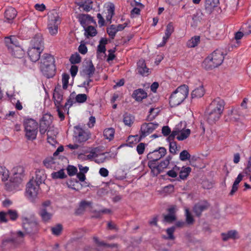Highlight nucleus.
Here are the masks:
<instances>
[{
  "label": "nucleus",
  "instance_id": "f257e3e1",
  "mask_svg": "<svg viewBox=\"0 0 251 251\" xmlns=\"http://www.w3.org/2000/svg\"><path fill=\"white\" fill-rule=\"evenodd\" d=\"M11 237H6L2 239L0 245V251L15 249L25 243V234L23 232L19 230L11 232Z\"/></svg>",
  "mask_w": 251,
  "mask_h": 251
},
{
  "label": "nucleus",
  "instance_id": "f03ea898",
  "mask_svg": "<svg viewBox=\"0 0 251 251\" xmlns=\"http://www.w3.org/2000/svg\"><path fill=\"white\" fill-rule=\"evenodd\" d=\"M31 46L28 50V55L32 62H35L40 57V54L44 50V42L40 35H36L31 40Z\"/></svg>",
  "mask_w": 251,
  "mask_h": 251
},
{
  "label": "nucleus",
  "instance_id": "7ed1b4c3",
  "mask_svg": "<svg viewBox=\"0 0 251 251\" xmlns=\"http://www.w3.org/2000/svg\"><path fill=\"white\" fill-rule=\"evenodd\" d=\"M54 58L50 54H44L41 59L40 69L43 75L48 78L53 77L55 74Z\"/></svg>",
  "mask_w": 251,
  "mask_h": 251
},
{
  "label": "nucleus",
  "instance_id": "20e7f679",
  "mask_svg": "<svg viewBox=\"0 0 251 251\" xmlns=\"http://www.w3.org/2000/svg\"><path fill=\"white\" fill-rule=\"evenodd\" d=\"M224 59L223 52L216 50L203 61L202 67L206 70H211L221 65Z\"/></svg>",
  "mask_w": 251,
  "mask_h": 251
},
{
  "label": "nucleus",
  "instance_id": "39448f33",
  "mask_svg": "<svg viewBox=\"0 0 251 251\" xmlns=\"http://www.w3.org/2000/svg\"><path fill=\"white\" fill-rule=\"evenodd\" d=\"M189 93L188 87L182 85L174 91L169 98V104L171 107H175L181 103L187 98Z\"/></svg>",
  "mask_w": 251,
  "mask_h": 251
},
{
  "label": "nucleus",
  "instance_id": "423d86ee",
  "mask_svg": "<svg viewBox=\"0 0 251 251\" xmlns=\"http://www.w3.org/2000/svg\"><path fill=\"white\" fill-rule=\"evenodd\" d=\"M24 168L23 166H18L12 170V176L10 177V182L5 184V189L9 191H12L15 186L21 184L24 176Z\"/></svg>",
  "mask_w": 251,
  "mask_h": 251
},
{
  "label": "nucleus",
  "instance_id": "0eeeda50",
  "mask_svg": "<svg viewBox=\"0 0 251 251\" xmlns=\"http://www.w3.org/2000/svg\"><path fill=\"white\" fill-rule=\"evenodd\" d=\"M5 43L11 55L16 58H21L24 55V50L19 46L16 38L11 36L5 38Z\"/></svg>",
  "mask_w": 251,
  "mask_h": 251
},
{
  "label": "nucleus",
  "instance_id": "6e6552de",
  "mask_svg": "<svg viewBox=\"0 0 251 251\" xmlns=\"http://www.w3.org/2000/svg\"><path fill=\"white\" fill-rule=\"evenodd\" d=\"M25 137L28 140H34L38 133V124L32 119H26L24 123Z\"/></svg>",
  "mask_w": 251,
  "mask_h": 251
},
{
  "label": "nucleus",
  "instance_id": "1a4fd4ad",
  "mask_svg": "<svg viewBox=\"0 0 251 251\" xmlns=\"http://www.w3.org/2000/svg\"><path fill=\"white\" fill-rule=\"evenodd\" d=\"M60 22V18L57 12L53 11L49 14L47 29L51 35L54 36L57 34L58 25Z\"/></svg>",
  "mask_w": 251,
  "mask_h": 251
},
{
  "label": "nucleus",
  "instance_id": "9d476101",
  "mask_svg": "<svg viewBox=\"0 0 251 251\" xmlns=\"http://www.w3.org/2000/svg\"><path fill=\"white\" fill-rule=\"evenodd\" d=\"M22 224L23 228L28 234L34 235L38 232L39 225L34 218L23 217Z\"/></svg>",
  "mask_w": 251,
  "mask_h": 251
},
{
  "label": "nucleus",
  "instance_id": "9b49d317",
  "mask_svg": "<svg viewBox=\"0 0 251 251\" xmlns=\"http://www.w3.org/2000/svg\"><path fill=\"white\" fill-rule=\"evenodd\" d=\"M39 189V185L33 180H30L26 184L25 197L31 202H34L37 197Z\"/></svg>",
  "mask_w": 251,
  "mask_h": 251
},
{
  "label": "nucleus",
  "instance_id": "f8f14e48",
  "mask_svg": "<svg viewBox=\"0 0 251 251\" xmlns=\"http://www.w3.org/2000/svg\"><path fill=\"white\" fill-rule=\"evenodd\" d=\"M158 126V124L157 123H144L141 126L140 138H144L147 136L151 133Z\"/></svg>",
  "mask_w": 251,
  "mask_h": 251
},
{
  "label": "nucleus",
  "instance_id": "ddd939ff",
  "mask_svg": "<svg viewBox=\"0 0 251 251\" xmlns=\"http://www.w3.org/2000/svg\"><path fill=\"white\" fill-rule=\"evenodd\" d=\"M43 164L47 169L57 170L60 169L62 164L60 163V159L53 157H47L43 161Z\"/></svg>",
  "mask_w": 251,
  "mask_h": 251
},
{
  "label": "nucleus",
  "instance_id": "4468645a",
  "mask_svg": "<svg viewBox=\"0 0 251 251\" xmlns=\"http://www.w3.org/2000/svg\"><path fill=\"white\" fill-rule=\"evenodd\" d=\"M75 134L76 140L80 143L86 142L91 136V133L88 130H84L79 127H75Z\"/></svg>",
  "mask_w": 251,
  "mask_h": 251
},
{
  "label": "nucleus",
  "instance_id": "2eb2a0df",
  "mask_svg": "<svg viewBox=\"0 0 251 251\" xmlns=\"http://www.w3.org/2000/svg\"><path fill=\"white\" fill-rule=\"evenodd\" d=\"M210 204L207 201H201L194 205L193 208V211L197 217H200L202 213L207 210Z\"/></svg>",
  "mask_w": 251,
  "mask_h": 251
},
{
  "label": "nucleus",
  "instance_id": "dca6fc26",
  "mask_svg": "<svg viewBox=\"0 0 251 251\" xmlns=\"http://www.w3.org/2000/svg\"><path fill=\"white\" fill-rule=\"evenodd\" d=\"M225 102L224 100L218 97L212 101L209 106V110H212L222 114Z\"/></svg>",
  "mask_w": 251,
  "mask_h": 251
},
{
  "label": "nucleus",
  "instance_id": "f3484780",
  "mask_svg": "<svg viewBox=\"0 0 251 251\" xmlns=\"http://www.w3.org/2000/svg\"><path fill=\"white\" fill-rule=\"evenodd\" d=\"M166 152V149L164 147H159L158 149L149 152L147 155V158L158 161L165 155Z\"/></svg>",
  "mask_w": 251,
  "mask_h": 251
},
{
  "label": "nucleus",
  "instance_id": "a211bd4d",
  "mask_svg": "<svg viewBox=\"0 0 251 251\" xmlns=\"http://www.w3.org/2000/svg\"><path fill=\"white\" fill-rule=\"evenodd\" d=\"M63 92L58 87H56L53 93V99L55 106H62V102L63 100Z\"/></svg>",
  "mask_w": 251,
  "mask_h": 251
},
{
  "label": "nucleus",
  "instance_id": "6ab92c4d",
  "mask_svg": "<svg viewBox=\"0 0 251 251\" xmlns=\"http://www.w3.org/2000/svg\"><path fill=\"white\" fill-rule=\"evenodd\" d=\"M208 110L209 112L206 116L207 122L210 125L215 124L219 120L222 114L212 110L208 109Z\"/></svg>",
  "mask_w": 251,
  "mask_h": 251
},
{
  "label": "nucleus",
  "instance_id": "aec40b11",
  "mask_svg": "<svg viewBox=\"0 0 251 251\" xmlns=\"http://www.w3.org/2000/svg\"><path fill=\"white\" fill-rule=\"evenodd\" d=\"M182 122L180 124H178L179 125L178 126V134H177L176 139L179 141H182L184 139H186L190 135L191 133V130L189 129H184V128L185 127L186 125L184 124V127L182 129H180L179 128L180 126H181Z\"/></svg>",
  "mask_w": 251,
  "mask_h": 251
},
{
  "label": "nucleus",
  "instance_id": "412c9836",
  "mask_svg": "<svg viewBox=\"0 0 251 251\" xmlns=\"http://www.w3.org/2000/svg\"><path fill=\"white\" fill-rule=\"evenodd\" d=\"M219 0H205V10L208 14H211L219 4Z\"/></svg>",
  "mask_w": 251,
  "mask_h": 251
},
{
  "label": "nucleus",
  "instance_id": "4be33fe9",
  "mask_svg": "<svg viewBox=\"0 0 251 251\" xmlns=\"http://www.w3.org/2000/svg\"><path fill=\"white\" fill-rule=\"evenodd\" d=\"M132 97L135 100L141 101L147 97V93L143 89L139 88L133 91Z\"/></svg>",
  "mask_w": 251,
  "mask_h": 251
},
{
  "label": "nucleus",
  "instance_id": "5701e85b",
  "mask_svg": "<svg viewBox=\"0 0 251 251\" xmlns=\"http://www.w3.org/2000/svg\"><path fill=\"white\" fill-rule=\"evenodd\" d=\"M17 14V12L16 9L12 7H9L5 10L4 17L8 23H11Z\"/></svg>",
  "mask_w": 251,
  "mask_h": 251
},
{
  "label": "nucleus",
  "instance_id": "b1692460",
  "mask_svg": "<svg viewBox=\"0 0 251 251\" xmlns=\"http://www.w3.org/2000/svg\"><path fill=\"white\" fill-rule=\"evenodd\" d=\"M137 70L139 74L143 76H147L149 75V69L147 67L144 60H139L137 63Z\"/></svg>",
  "mask_w": 251,
  "mask_h": 251
},
{
  "label": "nucleus",
  "instance_id": "393cba45",
  "mask_svg": "<svg viewBox=\"0 0 251 251\" xmlns=\"http://www.w3.org/2000/svg\"><path fill=\"white\" fill-rule=\"evenodd\" d=\"M221 236L224 241H226L229 239H236L239 238L238 232L235 230H229L227 233H222Z\"/></svg>",
  "mask_w": 251,
  "mask_h": 251
},
{
  "label": "nucleus",
  "instance_id": "a878e982",
  "mask_svg": "<svg viewBox=\"0 0 251 251\" xmlns=\"http://www.w3.org/2000/svg\"><path fill=\"white\" fill-rule=\"evenodd\" d=\"M46 177L44 170H38L36 171L35 180L34 181L39 186L45 180Z\"/></svg>",
  "mask_w": 251,
  "mask_h": 251
},
{
  "label": "nucleus",
  "instance_id": "bb28decb",
  "mask_svg": "<svg viewBox=\"0 0 251 251\" xmlns=\"http://www.w3.org/2000/svg\"><path fill=\"white\" fill-rule=\"evenodd\" d=\"M149 160V161L148 162V165L151 170V173L152 174V175L154 176H157L159 174V171H157L158 164L156 163L157 161L152 159Z\"/></svg>",
  "mask_w": 251,
  "mask_h": 251
},
{
  "label": "nucleus",
  "instance_id": "cd10ccee",
  "mask_svg": "<svg viewBox=\"0 0 251 251\" xmlns=\"http://www.w3.org/2000/svg\"><path fill=\"white\" fill-rule=\"evenodd\" d=\"M39 214L44 223H48L52 216V214L47 212L46 208H41Z\"/></svg>",
  "mask_w": 251,
  "mask_h": 251
},
{
  "label": "nucleus",
  "instance_id": "c85d7f7f",
  "mask_svg": "<svg viewBox=\"0 0 251 251\" xmlns=\"http://www.w3.org/2000/svg\"><path fill=\"white\" fill-rule=\"evenodd\" d=\"M135 120V117L128 113H125L123 115V122L125 125L131 126Z\"/></svg>",
  "mask_w": 251,
  "mask_h": 251
},
{
  "label": "nucleus",
  "instance_id": "c756f323",
  "mask_svg": "<svg viewBox=\"0 0 251 251\" xmlns=\"http://www.w3.org/2000/svg\"><path fill=\"white\" fill-rule=\"evenodd\" d=\"M204 94V90L202 86H201L195 89L191 93L192 99L200 98L202 97Z\"/></svg>",
  "mask_w": 251,
  "mask_h": 251
},
{
  "label": "nucleus",
  "instance_id": "7c9ffc66",
  "mask_svg": "<svg viewBox=\"0 0 251 251\" xmlns=\"http://www.w3.org/2000/svg\"><path fill=\"white\" fill-rule=\"evenodd\" d=\"M92 202L86 201H82L79 204L78 208L76 210L77 214H81L83 213L87 207L91 206Z\"/></svg>",
  "mask_w": 251,
  "mask_h": 251
},
{
  "label": "nucleus",
  "instance_id": "2f4dec72",
  "mask_svg": "<svg viewBox=\"0 0 251 251\" xmlns=\"http://www.w3.org/2000/svg\"><path fill=\"white\" fill-rule=\"evenodd\" d=\"M115 134V129L112 127L107 128L103 131V136L104 138L109 141L113 139Z\"/></svg>",
  "mask_w": 251,
  "mask_h": 251
},
{
  "label": "nucleus",
  "instance_id": "473e14b6",
  "mask_svg": "<svg viewBox=\"0 0 251 251\" xmlns=\"http://www.w3.org/2000/svg\"><path fill=\"white\" fill-rule=\"evenodd\" d=\"M50 123L48 121L45 120V117H43L39 126V131L41 134H44L47 131Z\"/></svg>",
  "mask_w": 251,
  "mask_h": 251
},
{
  "label": "nucleus",
  "instance_id": "72a5a7b5",
  "mask_svg": "<svg viewBox=\"0 0 251 251\" xmlns=\"http://www.w3.org/2000/svg\"><path fill=\"white\" fill-rule=\"evenodd\" d=\"M115 14V6L113 3H111L107 7V15L106 16V19L109 23H111L112 18Z\"/></svg>",
  "mask_w": 251,
  "mask_h": 251
},
{
  "label": "nucleus",
  "instance_id": "f704fd0d",
  "mask_svg": "<svg viewBox=\"0 0 251 251\" xmlns=\"http://www.w3.org/2000/svg\"><path fill=\"white\" fill-rule=\"evenodd\" d=\"M95 71V68L91 61L89 65L84 70L85 74L86 75L87 78H91Z\"/></svg>",
  "mask_w": 251,
  "mask_h": 251
},
{
  "label": "nucleus",
  "instance_id": "c9c22d12",
  "mask_svg": "<svg viewBox=\"0 0 251 251\" xmlns=\"http://www.w3.org/2000/svg\"><path fill=\"white\" fill-rule=\"evenodd\" d=\"M191 171L190 167H183L179 172V177L181 179H185Z\"/></svg>",
  "mask_w": 251,
  "mask_h": 251
},
{
  "label": "nucleus",
  "instance_id": "e433bc0d",
  "mask_svg": "<svg viewBox=\"0 0 251 251\" xmlns=\"http://www.w3.org/2000/svg\"><path fill=\"white\" fill-rule=\"evenodd\" d=\"M93 2L91 0H86L85 1L81 2L79 6L86 12L90 11L92 9Z\"/></svg>",
  "mask_w": 251,
  "mask_h": 251
},
{
  "label": "nucleus",
  "instance_id": "4c0bfd02",
  "mask_svg": "<svg viewBox=\"0 0 251 251\" xmlns=\"http://www.w3.org/2000/svg\"><path fill=\"white\" fill-rule=\"evenodd\" d=\"M174 31V27L173 24L172 22H170L166 26L165 35L163 37L168 40Z\"/></svg>",
  "mask_w": 251,
  "mask_h": 251
},
{
  "label": "nucleus",
  "instance_id": "58836bf2",
  "mask_svg": "<svg viewBox=\"0 0 251 251\" xmlns=\"http://www.w3.org/2000/svg\"><path fill=\"white\" fill-rule=\"evenodd\" d=\"M107 43L106 38H101L98 46L97 52L105 53L106 51L105 45Z\"/></svg>",
  "mask_w": 251,
  "mask_h": 251
},
{
  "label": "nucleus",
  "instance_id": "ea45409f",
  "mask_svg": "<svg viewBox=\"0 0 251 251\" xmlns=\"http://www.w3.org/2000/svg\"><path fill=\"white\" fill-rule=\"evenodd\" d=\"M200 41V37L196 36L191 38L187 43V46L189 48H194L198 45Z\"/></svg>",
  "mask_w": 251,
  "mask_h": 251
},
{
  "label": "nucleus",
  "instance_id": "a19ab883",
  "mask_svg": "<svg viewBox=\"0 0 251 251\" xmlns=\"http://www.w3.org/2000/svg\"><path fill=\"white\" fill-rule=\"evenodd\" d=\"M51 176L53 179H63L67 176L64 173V170L62 169L57 172L51 173Z\"/></svg>",
  "mask_w": 251,
  "mask_h": 251
},
{
  "label": "nucleus",
  "instance_id": "79ce46f5",
  "mask_svg": "<svg viewBox=\"0 0 251 251\" xmlns=\"http://www.w3.org/2000/svg\"><path fill=\"white\" fill-rule=\"evenodd\" d=\"M0 175L2 176L3 181L7 180L9 177V171L5 167L0 166Z\"/></svg>",
  "mask_w": 251,
  "mask_h": 251
},
{
  "label": "nucleus",
  "instance_id": "37998d69",
  "mask_svg": "<svg viewBox=\"0 0 251 251\" xmlns=\"http://www.w3.org/2000/svg\"><path fill=\"white\" fill-rule=\"evenodd\" d=\"M117 32L115 25H111L107 28V33L110 37L113 39Z\"/></svg>",
  "mask_w": 251,
  "mask_h": 251
},
{
  "label": "nucleus",
  "instance_id": "c03bdc74",
  "mask_svg": "<svg viewBox=\"0 0 251 251\" xmlns=\"http://www.w3.org/2000/svg\"><path fill=\"white\" fill-rule=\"evenodd\" d=\"M97 32L96 28L93 26H88L85 29V34L87 37H94L97 34Z\"/></svg>",
  "mask_w": 251,
  "mask_h": 251
},
{
  "label": "nucleus",
  "instance_id": "a18cd8bd",
  "mask_svg": "<svg viewBox=\"0 0 251 251\" xmlns=\"http://www.w3.org/2000/svg\"><path fill=\"white\" fill-rule=\"evenodd\" d=\"M180 147H177L176 142H171L169 143V151L170 153L175 154L179 151Z\"/></svg>",
  "mask_w": 251,
  "mask_h": 251
},
{
  "label": "nucleus",
  "instance_id": "49530a36",
  "mask_svg": "<svg viewBox=\"0 0 251 251\" xmlns=\"http://www.w3.org/2000/svg\"><path fill=\"white\" fill-rule=\"evenodd\" d=\"M63 229L62 226L61 224H57L55 226L51 227V230L52 233L56 236L59 235Z\"/></svg>",
  "mask_w": 251,
  "mask_h": 251
},
{
  "label": "nucleus",
  "instance_id": "de8ad7c7",
  "mask_svg": "<svg viewBox=\"0 0 251 251\" xmlns=\"http://www.w3.org/2000/svg\"><path fill=\"white\" fill-rule=\"evenodd\" d=\"M186 223L188 225H192L194 222V219L188 209H185Z\"/></svg>",
  "mask_w": 251,
  "mask_h": 251
},
{
  "label": "nucleus",
  "instance_id": "09e8293b",
  "mask_svg": "<svg viewBox=\"0 0 251 251\" xmlns=\"http://www.w3.org/2000/svg\"><path fill=\"white\" fill-rule=\"evenodd\" d=\"M93 240H94L95 243L98 246H100V247L103 246V247H109V248H112V247H114V245L106 244L105 242H104L103 241H100L99 238L96 236H94L93 237Z\"/></svg>",
  "mask_w": 251,
  "mask_h": 251
},
{
  "label": "nucleus",
  "instance_id": "8fccbe9b",
  "mask_svg": "<svg viewBox=\"0 0 251 251\" xmlns=\"http://www.w3.org/2000/svg\"><path fill=\"white\" fill-rule=\"evenodd\" d=\"M179 125H176L175 127V128L174 129L173 131L171 132V133L169 135V136L167 138L169 143H171V142H174V140L175 138V137L176 136L177 134H178V132L177 131L178 126Z\"/></svg>",
  "mask_w": 251,
  "mask_h": 251
},
{
  "label": "nucleus",
  "instance_id": "3c124183",
  "mask_svg": "<svg viewBox=\"0 0 251 251\" xmlns=\"http://www.w3.org/2000/svg\"><path fill=\"white\" fill-rule=\"evenodd\" d=\"M70 61L72 64L79 63L81 61V57L79 54L76 53L71 55Z\"/></svg>",
  "mask_w": 251,
  "mask_h": 251
},
{
  "label": "nucleus",
  "instance_id": "603ef678",
  "mask_svg": "<svg viewBox=\"0 0 251 251\" xmlns=\"http://www.w3.org/2000/svg\"><path fill=\"white\" fill-rule=\"evenodd\" d=\"M191 155L190 153L186 150L182 151L179 154V159L180 160L185 161L187 160L190 159Z\"/></svg>",
  "mask_w": 251,
  "mask_h": 251
},
{
  "label": "nucleus",
  "instance_id": "864d4df0",
  "mask_svg": "<svg viewBox=\"0 0 251 251\" xmlns=\"http://www.w3.org/2000/svg\"><path fill=\"white\" fill-rule=\"evenodd\" d=\"M169 164L167 160H163L158 164L157 171H159V174L162 172L164 170L168 167Z\"/></svg>",
  "mask_w": 251,
  "mask_h": 251
},
{
  "label": "nucleus",
  "instance_id": "5fc2aeb1",
  "mask_svg": "<svg viewBox=\"0 0 251 251\" xmlns=\"http://www.w3.org/2000/svg\"><path fill=\"white\" fill-rule=\"evenodd\" d=\"M87 99V96L85 94H79L75 97V101L78 103H84Z\"/></svg>",
  "mask_w": 251,
  "mask_h": 251
},
{
  "label": "nucleus",
  "instance_id": "6e6d98bb",
  "mask_svg": "<svg viewBox=\"0 0 251 251\" xmlns=\"http://www.w3.org/2000/svg\"><path fill=\"white\" fill-rule=\"evenodd\" d=\"M70 78V76L67 74H63L62 75V84H63V88L64 89H66L68 87L69 79Z\"/></svg>",
  "mask_w": 251,
  "mask_h": 251
},
{
  "label": "nucleus",
  "instance_id": "4d7b16f0",
  "mask_svg": "<svg viewBox=\"0 0 251 251\" xmlns=\"http://www.w3.org/2000/svg\"><path fill=\"white\" fill-rule=\"evenodd\" d=\"M7 214L9 216L10 219L13 221L16 220L18 217L17 212L14 210H8L7 212Z\"/></svg>",
  "mask_w": 251,
  "mask_h": 251
},
{
  "label": "nucleus",
  "instance_id": "13d9d810",
  "mask_svg": "<svg viewBox=\"0 0 251 251\" xmlns=\"http://www.w3.org/2000/svg\"><path fill=\"white\" fill-rule=\"evenodd\" d=\"M179 168L178 167L175 166L173 169L167 172V175L173 178L176 177L177 176L176 171H178Z\"/></svg>",
  "mask_w": 251,
  "mask_h": 251
},
{
  "label": "nucleus",
  "instance_id": "bf43d9fd",
  "mask_svg": "<svg viewBox=\"0 0 251 251\" xmlns=\"http://www.w3.org/2000/svg\"><path fill=\"white\" fill-rule=\"evenodd\" d=\"M175 230V227L172 226L170 228H168L166 230V232L168 234V237L167 239L169 240H174L175 239V236L174 235V233Z\"/></svg>",
  "mask_w": 251,
  "mask_h": 251
},
{
  "label": "nucleus",
  "instance_id": "052dcab7",
  "mask_svg": "<svg viewBox=\"0 0 251 251\" xmlns=\"http://www.w3.org/2000/svg\"><path fill=\"white\" fill-rule=\"evenodd\" d=\"M56 108L57 109V111L58 113V116L59 118H60V121H62L65 119V116L64 114L62 111L63 109H65L63 107V105H62V106H55Z\"/></svg>",
  "mask_w": 251,
  "mask_h": 251
},
{
  "label": "nucleus",
  "instance_id": "680f3d73",
  "mask_svg": "<svg viewBox=\"0 0 251 251\" xmlns=\"http://www.w3.org/2000/svg\"><path fill=\"white\" fill-rule=\"evenodd\" d=\"M164 219L166 222L170 223L175 221L176 217L175 215L167 214L164 216Z\"/></svg>",
  "mask_w": 251,
  "mask_h": 251
},
{
  "label": "nucleus",
  "instance_id": "e2e57ef3",
  "mask_svg": "<svg viewBox=\"0 0 251 251\" xmlns=\"http://www.w3.org/2000/svg\"><path fill=\"white\" fill-rule=\"evenodd\" d=\"M145 144L143 143H139L136 147V150L139 155L142 154L145 151Z\"/></svg>",
  "mask_w": 251,
  "mask_h": 251
},
{
  "label": "nucleus",
  "instance_id": "0e129e2a",
  "mask_svg": "<svg viewBox=\"0 0 251 251\" xmlns=\"http://www.w3.org/2000/svg\"><path fill=\"white\" fill-rule=\"evenodd\" d=\"M95 162L98 164L102 163L105 162L104 153H102L100 154H97V156L95 159Z\"/></svg>",
  "mask_w": 251,
  "mask_h": 251
},
{
  "label": "nucleus",
  "instance_id": "69168bd1",
  "mask_svg": "<svg viewBox=\"0 0 251 251\" xmlns=\"http://www.w3.org/2000/svg\"><path fill=\"white\" fill-rule=\"evenodd\" d=\"M163 191L167 194H171L174 191V186L173 185L169 184L165 186L163 189Z\"/></svg>",
  "mask_w": 251,
  "mask_h": 251
},
{
  "label": "nucleus",
  "instance_id": "338daca9",
  "mask_svg": "<svg viewBox=\"0 0 251 251\" xmlns=\"http://www.w3.org/2000/svg\"><path fill=\"white\" fill-rule=\"evenodd\" d=\"M243 173L247 176H250L249 179L251 181V166L247 164L246 168L243 170Z\"/></svg>",
  "mask_w": 251,
  "mask_h": 251
},
{
  "label": "nucleus",
  "instance_id": "774afa93",
  "mask_svg": "<svg viewBox=\"0 0 251 251\" xmlns=\"http://www.w3.org/2000/svg\"><path fill=\"white\" fill-rule=\"evenodd\" d=\"M243 29L245 35H248L251 33V25L246 24Z\"/></svg>",
  "mask_w": 251,
  "mask_h": 251
}]
</instances>
